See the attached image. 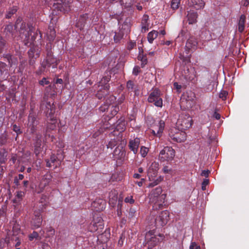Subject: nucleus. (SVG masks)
Instances as JSON below:
<instances>
[{"instance_id":"603ef678","label":"nucleus","mask_w":249,"mask_h":249,"mask_svg":"<svg viewBox=\"0 0 249 249\" xmlns=\"http://www.w3.org/2000/svg\"><path fill=\"white\" fill-rule=\"evenodd\" d=\"M125 241V236L124 234H122L120 237V239L118 241V245L121 247L123 246L124 242Z\"/></svg>"},{"instance_id":"ddd939ff","label":"nucleus","mask_w":249,"mask_h":249,"mask_svg":"<svg viewBox=\"0 0 249 249\" xmlns=\"http://www.w3.org/2000/svg\"><path fill=\"white\" fill-rule=\"evenodd\" d=\"M187 5L191 8L199 10L203 8L205 2L203 0H187Z\"/></svg>"},{"instance_id":"c85d7f7f","label":"nucleus","mask_w":249,"mask_h":249,"mask_svg":"<svg viewBox=\"0 0 249 249\" xmlns=\"http://www.w3.org/2000/svg\"><path fill=\"white\" fill-rule=\"evenodd\" d=\"M130 19L129 18H127L124 22L122 25V30L127 34L130 31Z\"/></svg>"},{"instance_id":"6ab92c4d","label":"nucleus","mask_w":249,"mask_h":249,"mask_svg":"<svg viewBox=\"0 0 249 249\" xmlns=\"http://www.w3.org/2000/svg\"><path fill=\"white\" fill-rule=\"evenodd\" d=\"M46 166L48 167L54 166L56 167L61 162L60 160L58 159L54 155H52L50 157V160H46Z\"/></svg>"},{"instance_id":"f704fd0d","label":"nucleus","mask_w":249,"mask_h":249,"mask_svg":"<svg viewBox=\"0 0 249 249\" xmlns=\"http://www.w3.org/2000/svg\"><path fill=\"white\" fill-rule=\"evenodd\" d=\"M61 2H57L56 3H54L53 6L54 8L57 9L58 10L61 12H65L66 11L64 7V2L63 0H59Z\"/></svg>"},{"instance_id":"680f3d73","label":"nucleus","mask_w":249,"mask_h":249,"mask_svg":"<svg viewBox=\"0 0 249 249\" xmlns=\"http://www.w3.org/2000/svg\"><path fill=\"white\" fill-rule=\"evenodd\" d=\"M124 202L126 203H129L130 204H132L134 202V200L133 199V197L132 196H127L124 199Z\"/></svg>"},{"instance_id":"58836bf2","label":"nucleus","mask_w":249,"mask_h":249,"mask_svg":"<svg viewBox=\"0 0 249 249\" xmlns=\"http://www.w3.org/2000/svg\"><path fill=\"white\" fill-rule=\"evenodd\" d=\"M138 60H140L142 62L141 66L142 68L144 67L145 65L147 63V59L145 56L143 54L140 53L138 56Z\"/></svg>"},{"instance_id":"f257e3e1","label":"nucleus","mask_w":249,"mask_h":249,"mask_svg":"<svg viewBox=\"0 0 249 249\" xmlns=\"http://www.w3.org/2000/svg\"><path fill=\"white\" fill-rule=\"evenodd\" d=\"M111 72L110 71L105 73L102 79L99 83V86L102 88L103 87V91H98L96 94V97L102 100H105L104 104L99 107V110L101 112H105L109 108V105H111L115 100V97L113 95H108L109 85H107L110 79Z\"/></svg>"},{"instance_id":"052dcab7","label":"nucleus","mask_w":249,"mask_h":249,"mask_svg":"<svg viewBox=\"0 0 249 249\" xmlns=\"http://www.w3.org/2000/svg\"><path fill=\"white\" fill-rule=\"evenodd\" d=\"M140 71V68L139 66H135L133 69V74L137 75Z\"/></svg>"},{"instance_id":"37998d69","label":"nucleus","mask_w":249,"mask_h":249,"mask_svg":"<svg viewBox=\"0 0 249 249\" xmlns=\"http://www.w3.org/2000/svg\"><path fill=\"white\" fill-rule=\"evenodd\" d=\"M109 109H110V113L112 116H115L119 111V107L118 105L112 106Z\"/></svg>"},{"instance_id":"2f4dec72","label":"nucleus","mask_w":249,"mask_h":249,"mask_svg":"<svg viewBox=\"0 0 249 249\" xmlns=\"http://www.w3.org/2000/svg\"><path fill=\"white\" fill-rule=\"evenodd\" d=\"M158 35V32L157 31L153 30L149 32L147 35V39L150 43H152L154 40L156 38Z\"/></svg>"},{"instance_id":"4c0bfd02","label":"nucleus","mask_w":249,"mask_h":249,"mask_svg":"<svg viewBox=\"0 0 249 249\" xmlns=\"http://www.w3.org/2000/svg\"><path fill=\"white\" fill-rule=\"evenodd\" d=\"M124 32L123 31H120L119 33H116L114 36V41L117 43L120 41V40L123 38L124 34Z\"/></svg>"},{"instance_id":"f8f14e48","label":"nucleus","mask_w":249,"mask_h":249,"mask_svg":"<svg viewBox=\"0 0 249 249\" xmlns=\"http://www.w3.org/2000/svg\"><path fill=\"white\" fill-rule=\"evenodd\" d=\"M125 155V150L123 145H118L114 149L113 153V156L114 160H118L123 159Z\"/></svg>"},{"instance_id":"e433bc0d","label":"nucleus","mask_w":249,"mask_h":249,"mask_svg":"<svg viewBox=\"0 0 249 249\" xmlns=\"http://www.w3.org/2000/svg\"><path fill=\"white\" fill-rule=\"evenodd\" d=\"M202 38H204L205 40H210L213 39L212 35L209 31L205 30L202 33Z\"/></svg>"},{"instance_id":"ea45409f","label":"nucleus","mask_w":249,"mask_h":249,"mask_svg":"<svg viewBox=\"0 0 249 249\" xmlns=\"http://www.w3.org/2000/svg\"><path fill=\"white\" fill-rule=\"evenodd\" d=\"M7 152L4 150H1L0 151V163L2 164L4 163L6 160Z\"/></svg>"},{"instance_id":"a211bd4d","label":"nucleus","mask_w":249,"mask_h":249,"mask_svg":"<svg viewBox=\"0 0 249 249\" xmlns=\"http://www.w3.org/2000/svg\"><path fill=\"white\" fill-rule=\"evenodd\" d=\"M163 237L164 236L162 234H159L158 236L155 235L151 236L150 239L148 240L147 241V243L149 247H154L159 242L162 241L163 239Z\"/></svg>"},{"instance_id":"b1692460","label":"nucleus","mask_w":249,"mask_h":249,"mask_svg":"<svg viewBox=\"0 0 249 249\" xmlns=\"http://www.w3.org/2000/svg\"><path fill=\"white\" fill-rule=\"evenodd\" d=\"M117 195L115 192L110 193L109 195V204L111 206L114 207L117 202Z\"/></svg>"},{"instance_id":"cd10ccee","label":"nucleus","mask_w":249,"mask_h":249,"mask_svg":"<svg viewBox=\"0 0 249 249\" xmlns=\"http://www.w3.org/2000/svg\"><path fill=\"white\" fill-rule=\"evenodd\" d=\"M148 17L144 15L142 21V31L145 32L148 30L149 24L148 23Z\"/></svg>"},{"instance_id":"49530a36","label":"nucleus","mask_w":249,"mask_h":249,"mask_svg":"<svg viewBox=\"0 0 249 249\" xmlns=\"http://www.w3.org/2000/svg\"><path fill=\"white\" fill-rule=\"evenodd\" d=\"M179 3L180 0H172L171 7L173 10L177 9L178 8Z\"/></svg>"},{"instance_id":"3c124183","label":"nucleus","mask_w":249,"mask_h":249,"mask_svg":"<svg viewBox=\"0 0 249 249\" xmlns=\"http://www.w3.org/2000/svg\"><path fill=\"white\" fill-rule=\"evenodd\" d=\"M6 47L5 40L0 36V53Z\"/></svg>"},{"instance_id":"6e6552de","label":"nucleus","mask_w":249,"mask_h":249,"mask_svg":"<svg viewBox=\"0 0 249 249\" xmlns=\"http://www.w3.org/2000/svg\"><path fill=\"white\" fill-rule=\"evenodd\" d=\"M175 150L170 146H166L160 153L159 159L161 161L171 160L175 157Z\"/></svg>"},{"instance_id":"69168bd1","label":"nucleus","mask_w":249,"mask_h":249,"mask_svg":"<svg viewBox=\"0 0 249 249\" xmlns=\"http://www.w3.org/2000/svg\"><path fill=\"white\" fill-rule=\"evenodd\" d=\"M42 135L40 133H36V137L35 138V142H37V141H42L41 140Z\"/></svg>"},{"instance_id":"20e7f679","label":"nucleus","mask_w":249,"mask_h":249,"mask_svg":"<svg viewBox=\"0 0 249 249\" xmlns=\"http://www.w3.org/2000/svg\"><path fill=\"white\" fill-rule=\"evenodd\" d=\"M192 119L190 115L186 113L181 114L177 122V126L180 131L189 128L192 124Z\"/></svg>"},{"instance_id":"f3484780","label":"nucleus","mask_w":249,"mask_h":249,"mask_svg":"<svg viewBox=\"0 0 249 249\" xmlns=\"http://www.w3.org/2000/svg\"><path fill=\"white\" fill-rule=\"evenodd\" d=\"M126 89L129 92H134L135 96L139 95V89L137 85L132 80H129L126 83Z\"/></svg>"},{"instance_id":"f03ea898","label":"nucleus","mask_w":249,"mask_h":249,"mask_svg":"<svg viewBox=\"0 0 249 249\" xmlns=\"http://www.w3.org/2000/svg\"><path fill=\"white\" fill-rule=\"evenodd\" d=\"M36 29L30 24H26L25 23H22L20 26V34L21 37L23 39L24 44L26 46H30L34 44L35 40L38 37L40 40L41 35L40 32H35Z\"/></svg>"},{"instance_id":"a878e982","label":"nucleus","mask_w":249,"mask_h":249,"mask_svg":"<svg viewBox=\"0 0 249 249\" xmlns=\"http://www.w3.org/2000/svg\"><path fill=\"white\" fill-rule=\"evenodd\" d=\"M88 18V15L87 14H84L80 17L78 19V21L77 23V25L80 28V29L83 28V27L84 26Z\"/></svg>"},{"instance_id":"6e6d98bb","label":"nucleus","mask_w":249,"mask_h":249,"mask_svg":"<svg viewBox=\"0 0 249 249\" xmlns=\"http://www.w3.org/2000/svg\"><path fill=\"white\" fill-rule=\"evenodd\" d=\"M13 130L17 134V135L21 134L22 133L21 131L20 130V127L19 126H18L16 124H14L13 125Z\"/></svg>"},{"instance_id":"9d476101","label":"nucleus","mask_w":249,"mask_h":249,"mask_svg":"<svg viewBox=\"0 0 249 249\" xmlns=\"http://www.w3.org/2000/svg\"><path fill=\"white\" fill-rule=\"evenodd\" d=\"M38 121L36 119V116L33 113H30L28 116V129L31 133L34 134L36 130V126Z\"/></svg>"},{"instance_id":"473e14b6","label":"nucleus","mask_w":249,"mask_h":249,"mask_svg":"<svg viewBox=\"0 0 249 249\" xmlns=\"http://www.w3.org/2000/svg\"><path fill=\"white\" fill-rule=\"evenodd\" d=\"M135 2V0H121L120 4L124 8H128L131 7Z\"/></svg>"},{"instance_id":"39448f33","label":"nucleus","mask_w":249,"mask_h":249,"mask_svg":"<svg viewBox=\"0 0 249 249\" xmlns=\"http://www.w3.org/2000/svg\"><path fill=\"white\" fill-rule=\"evenodd\" d=\"M179 129L173 128L169 132V139L172 142H181L186 139V134L183 131L180 132Z\"/></svg>"},{"instance_id":"1a4fd4ad","label":"nucleus","mask_w":249,"mask_h":249,"mask_svg":"<svg viewBox=\"0 0 249 249\" xmlns=\"http://www.w3.org/2000/svg\"><path fill=\"white\" fill-rule=\"evenodd\" d=\"M169 212L165 210L162 211L159 216L155 219V223L157 225L163 226L165 225L169 220Z\"/></svg>"},{"instance_id":"5fc2aeb1","label":"nucleus","mask_w":249,"mask_h":249,"mask_svg":"<svg viewBox=\"0 0 249 249\" xmlns=\"http://www.w3.org/2000/svg\"><path fill=\"white\" fill-rule=\"evenodd\" d=\"M38 236V233L36 231H33V233L29 236V238L30 241H32L34 239L36 238Z\"/></svg>"},{"instance_id":"8fccbe9b","label":"nucleus","mask_w":249,"mask_h":249,"mask_svg":"<svg viewBox=\"0 0 249 249\" xmlns=\"http://www.w3.org/2000/svg\"><path fill=\"white\" fill-rule=\"evenodd\" d=\"M11 241L15 243V246L16 247H18L19 246L20 244V240L18 238V237H15L11 238Z\"/></svg>"},{"instance_id":"5701e85b","label":"nucleus","mask_w":249,"mask_h":249,"mask_svg":"<svg viewBox=\"0 0 249 249\" xmlns=\"http://www.w3.org/2000/svg\"><path fill=\"white\" fill-rule=\"evenodd\" d=\"M187 16L189 24H193L196 21L197 18V12L190 11L188 12Z\"/></svg>"},{"instance_id":"79ce46f5","label":"nucleus","mask_w":249,"mask_h":249,"mask_svg":"<svg viewBox=\"0 0 249 249\" xmlns=\"http://www.w3.org/2000/svg\"><path fill=\"white\" fill-rule=\"evenodd\" d=\"M17 11V7L14 6L11 8L9 9L6 15V18H10L11 17L12 15L15 14Z\"/></svg>"},{"instance_id":"774afa93","label":"nucleus","mask_w":249,"mask_h":249,"mask_svg":"<svg viewBox=\"0 0 249 249\" xmlns=\"http://www.w3.org/2000/svg\"><path fill=\"white\" fill-rule=\"evenodd\" d=\"M162 170L163 172L165 174L170 173L171 171V169L169 168L167 166H165L163 167Z\"/></svg>"},{"instance_id":"c03bdc74","label":"nucleus","mask_w":249,"mask_h":249,"mask_svg":"<svg viewBox=\"0 0 249 249\" xmlns=\"http://www.w3.org/2000/svg\"><path fill=\"white\" fill-rule=\"evenodd\" d=\"M149 149L147 147L142 146L140 149V154L142 157L144 158L146 156Z\"/></svg>"},{"instance_id":"4be33fe9","label":"nucleus","mask_w":249,"mask_h":249,"mask_svg":"<svg viewBox=\"0 0 249 249\" xmlns=\"http://www.w3.org/2000/svg\"><path fill=\"white\" fill-rule=\"evenodd\" d=\"M52 178V176L49 173L46 174L42 178L40 181L39 187L41 188H44L47 186Z\"/></svg>"},{"instance_id":"9b49d317","label":"nucleus","mask_w":249,"mask_h":249,"mask_svg":"<svg viewBox=\"0 0 249 249\" xmlns=\"http://www.w3.org/2000/svg\"><path fill=\"white\" fill-rule=\"evenodd\" d=\"M140 144V140L139 138L136 137L129 140L128 146L129 149L133 152L134 154L136 155L138 153Z\"/></svg>"},{"instance_id":"393cba45","label":"nucleus","mask_w":249,"mask_h":249,"mask_svg":"<svg viewBox=\"0 0 249 249\" xmlns=\"http://www.w3.org/2000/svg\"><path fill=\"white\" fill-rule=\"evenodd\" d=\"M197 44V42L196 39L194 37H191L189 38L186 44V47L188 49H191V48H194L196 46Z\"/></svg>"},{"instance_id":"4d7b16f0","label":"nucleus","mask_w":249,"mask_h":249,"mask_svg":"<svg viewBox=\"0 0 249 249\" xmlns=\"http://www.w3.org/2000/svg\"><path fill=\"white\" fill-rule=\"evenodd\" d=\"M50 82L47 80V79L45 77L43 78L41 80L39 81V84L44 86L45 85L49 84Z\"/></svg>"},{"instance_id":"338daca9","label":"nucleus","mask_w":249,"mask_h":249,"mask_svg":"<svg viewBox=\"0 0 249 249\" xmlns=\"http://www.w3.org/2000/svg\"><path fill=\"white\" fill-rule=\"evenodd\" d=\"M210 173V171L208 170H203L201 173V176L205 177L206 178L208 177L209 174Z\"/></svg>"},{"instance_id":"de8ad7c7","label":"nucleus","mask_w":249,"mask_h":249,"mask_svg":"<svg viewBox=\"0 0 249 249\" xmlns=\"http://www.w3.org/2000/svg\"><path fill=\"white\" fill-rule=\"evenodd\" d=\"M118 143V142L115 139H111L107 144V148L112 149Z\"/></svg>"},{"instance_id":"c756f323","label":"nucleus","mask_w":249,"mask_h":249,"mask_svg":"<svg viewBox=\"0 0 249 249\" xmlns=\"http://www.w3.org/2000/svg\"><path fill=\"white\" fill-rule=\"evenodd\" d=\"M117 124L115 128L117 131L122 132L125 130V123L124 120H118L117 121Z\"/></svg>"},{"instance_id":"e2e57ef3","label":"nucleus","mask_w":249,"mask_h":249,"mask_svg":"<svg viewBox=\"0 0 249 249\" xmlns=\"http://www.w3.org/2000/svg\"><path fill=\"white\" fill-rule=\"evenodd\" d=\"M6 64L2 62H0V71L1 72L5 71L6 68Z\"/></svg>"},{"instance_id":"0e129e2a","label":"nucleus","mask_w":249,"mask_h":249,"mask_svg":"<svg viewBox=\"0 0 249 249\" xmlns=\"http://www.w3.org/2000/svg\"><path fill=\"white\" fill-rule=\"evenodd\" d=\"M189 248L190 249H200V247L197 246L195 242H192Z\"/></svg>"},{"instance_id":"7ed1b4c3","label":"nucleus","mask_w":249,"mask_h":249,"mask_svg":"<svg viewBox=\"0 0 249 249\" xmlns=\"http://www.w3.org/2000/svg\"><path fill=\"white\" fill-rule=\"evenodd\" d=\"M162 189L160 187H158L153 190L150 194V200L152 203L157 205L160 207L164 203V200L166 197V195L161 194Z\"/></svg>"},{"instance_id":"423d86ee","label":"nucleus","mask_w":249,"mask_h":249,"mask_svg":"<svg viewBox=\"0 0 249 249\" xmlns=\"http://www.w3.org/2000/svg\"><path fill=\"white\" fill-rule=\"evenodd\" d=\"M147 100L157 107H161L162 106V99L160 97V91L158 89H155L150 93Z\"/></svg>"},{"instance_id":"7c9ffc66","label":"nucleus","mask_w":249,"mask_h":249,"mask_svg":"<svg viewBox=\"0 0 249 249\" xmlns=\"http://www.w3.org/2000/svg\"><path fill=\"white\" fill-rule=\"evenodd\" d=\"M35 153L36 156H37L42 150L43 149V145L42 143V141H37V142H35Z\"/></svg>"},{"instance_id":"412c9836","label":"nucleus","mask_w":249,"mask_h":249,"mask_svg":"<svg viewBox=\"0 0 249 249\" xmlns=\"http://www.w3.org/2000/svg\"><path fill=\"white\" fill-rule=\"evenodd\" d=\"M92 206L96 211H101L106 208V202L103 199H97L93 202Z\"/></svg>"},{"instance_id":"bb28decb","label":"nucleus","mask_w":249,"mask_h":249,"mask_svg":"<svg viewBox=\"0 0 249 249\" xmlns=\"http://www.w3.org/2000/svg\"><path fill=\"white\" fill-rule=\"evenodd\" d=\"M245 21L246 16L244 15H241L238 21V31L240 33L244 30Z\"/></svg>"},{"instance_id":"09e8293b","label":"nucleus","mask_w":249,"mask_h":249,"mask_svg":"<svg viewBox=\"0 0 249 249\" xmlns=\"http://www.w3.org/2000/svg\"><path fill=\"white\" fill-rule=\"evenodd\" d=\"M52 46L51 44H47L46 46V58H50L53 56V52L51 50Z\"/></svg>"},{"instance_id":"864d4df0","label":"nucleus","mask_w":249,"mask_h":249,"mask_svg":"<svg viewBox=\"0 0 249 249\" xmlns=\"http://www.w3.org/2000/svg\"><path fill=\"white\" fill-rule=\"evenodd\" d=\"M136 211L133 208H130L128 213V217L132 218L135 216Z\"/></svg>"},{"instance_id":"2eb2a0df","label":"nucleus","mask_w":249,"mask_h":249,"mask_svg":"<svg viewBox=\"0 0 249 249\" xmlns=\"http://www.w3.org/2000/svg\"><path fill=\"white\" fill-rule=\"evenodd\" d=\"M57 60L52 56L50 58H46V60L41 63V66L43 69H45L47 67H51L52 65V68L55 69L57 67Z\"/></svg>"},{"instance_id":"13d9d810","label":"nucleus","mask_w":249,"mask_h":249,"mask_svg":"<svg viewBox=\"0 0 249 249\" xmlns=\"http://www.w3.org/2000/svg\"><path fill=\"white\" fill-rule=\"evenodd\" d=\"M227 95L228 92L225 90H223L219 93V97L224 100L226 99Z\"/></svg>"},{"instance_id":"dca6fc26","label":"nucleus","mask_w":249,"mask_h":249,"mask_svg":"<svg viewBox=\"0 0 249 249\" xmlns=\"http://www.w3.org/2000/svg\"><path fill=\"white\" fill-rule=\"evenodd\" d=\"M42 223V218L40 212H35V216L32 219V223L34 229L40 227Z\"/></svg>"},{"instance_id":"a18cd8bd","label":"nucleus","mask_w":249,"mask_h":249,"mask_svg":"<svg viewBox=\"0 0 249 249\" xmlns=\"http://www.w3.org/2000/svg\"><path fill=\"white\" fill-rule=\"evenodd\" d=\"M55 233V230L52 227H49L47 231V234L45 236L46 238H50L53 237Z\"/></svg>"},{"instance_id":"4468645a","label":"nucleus","mask_w":249,"mask_h":249,"mask_svg":"<svg viewBox=\"0 0 249 249\" xmlns=\"http://www.w3.org/2000/svg\"><path fill=\"white\" fill-rule=\"evenodd\" d=\"M164 126V121L163 120H160L158 122V124L154 126L153 129H152V133L154 135L160 137L163 132Z\"/></svg>"},{"instance_id":"a19ab883","label":"nucleus","mask_w":249,"mask_h":249,"mask_svg":"<svg viewBox=\"0 0 249 249\" xmlns=\"http://www.w3.org/2000/svg\"><path fill=\"white\" fill-rule=\"evenodd\" d=\"M163 179V177L160 176L155 179L153 182L149 183V187H153L160 183Z\"/></svg>"},{"instance_id":"aec40b11","label":"nucleus","mask_w":249,"mask_h":249,"mask_svg":"<svg viewBox=\"0 0 249 249\" xmlns=\"http://www.w3.org/2000/svg\"><path fill=\"white\" fill-rule=\"evenodd\" d=\"M44 107H45L47 110L45 111L44 112L47 115L49 114V116L48 117H50L51 119L53 121H55V119H53V117L52 116V114H53V108L51 107V104L50 102H46V103H43L40 105V109L43 110Z\"/></svg>"},{"instance_id":"c9c22d12","label":"nucleus","mask_w":249,"mask_h":249,"mask_svg":"<svg viewBox=\"0 0 249 249\" xmlns=\"http://www.w3.org/2000/svg\"><path fill=\"white\" fill-rule=\"evenodd\" d=\"M47 36L50 41H53L55 37V31L53 29L50 28L49 31L47 32Z\"/></svg>"},{"instance_id":"72a5a7b5","label":"nucleus","mask_w":249,"mask_h":249,"mask_svg":"<svg viewBox=\"0 0 249 249\" xmlns=\"http://www.w3.org/2000/svg\"><path fill=\"white\" fill-rule=\"evenodd\" d=\"M24 196V192L22 191H18L17 193L15 198L13 200V202L18 203L22 199Z\"/></svg>"},{"instance_id":"bf43d9fd","label":"nucleus","mask_w":249,"mask_h":249,"mask_svg":"<svg viewBox=\"0 0 249 249\" xmlns=\"http://www.w3.org/2000/svg\"><path fill=\"white\" fill-rule=\"evenodd\" d=\"M209 181L208 179H204L202 182L201 188L202 190H206V186L209 184Z\"/></svg>"},{"instance_id":"0eeeda50","label":"nucleus","mask_w":249,"mask_h":249,"mask_svg":"<svg viewBox=\"0 0 249 249\" xmlns=\"http://www.w3.org/2000/svg\"><path fill=\"white\" fill-rule=\"evenodd\" d=\"M104 227L102 218L101 217H97L96 219L94 218L92 223L89 227V229L91 232H97V234L100 235L103 233Z\"/></svg>"}]
</instances>
